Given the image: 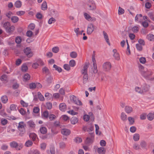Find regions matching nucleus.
<instances>
[{
	"label": "nucleus",
	"instance_id": "obj_15",
	"mask_svg": "<svg viewBox=\"0 0 154 154\" xmlns=\"http://www.w3.org/2000/svg\"><path fill=\"white\" fill-rule=\"evenodd\" d=\"M103 35L104 38L106 41L107 44L109 45H110V44L109 42V38L108 35L107 33L104 31H103Z\"/></svg>",
	"mask_w": 154,
	"mask_h": 154
},
{
	"label": "nucleus",
	"instance_id": "obj_36",
	"mask_svg": "<svg viewBox=\"0 0 154 154\" xmlns=\"http://www.w3.org/2000/svg\"><path fill=\"white\" fill-rule=\"evenodd\" d=\"M53 67L55 68V70L59 72H60L62 71L61 68L60 67L57 66V65L54 64V65Z\"/></svg>",
	"mask_w": 154,
	"mask_h": 154
},
{
	"label": "nucleus",
	"instance_id": "obj_64",
	"mask_svg": "<svg viewBox=\"0 0 154 154\" xmlns=\"http://www.w3.org/2000/svg\"><path fill=\"white\" fill-rule=\"evenodd\" d=\"M46 107L48 109H51L52 107V103H46Z\"/></svg>",
	"mask_w": 154,
	"mask_h": 154
},
{
	"label": "nucleus",
	"instance_id": "obj_40",
	"mask_svg": "<svg viewBox=\"0 0 154 154\" xmlns=\"http://www.w3.org/2000/svg\"><path fill=\"white\" fill-rule=\"evenodd\" d=\"M0 80L3 81H5L7 79V76L6 75L3 74L2 75L0 78Z\"/></svg>",
	"mask_w": 154,
	"mask_h": 154
},
{
	"label": "nucleus",
	"instance_id": "obj_46",
	"mask_svg": "<svg viewBox=\"0 0 154 154\" xmlns=\"http://www.w3.org/2000/svg\"><path fill=\"white\" fill-rule=\"evenodd\" d=\"M135 91L139 93L142 94L143 93V91L142 89H141L139 87H136L135 88Z\"/></svg>",
	"mask_w": 154,
	"mask_h": 154
},
{
	"label": "nucleus",
	"instance_id": "obj_8",
	"mask_svg": "<svg viewBox=\"0 0 154 154\" xmlns=\"http://www.w3.org/2000/svg\"><path fill=\"white\" fill-rule=\"evenodd\" d=\"M94 29V26L92 23L89 24L88 26L87 33L88 35L91 34Z\"/></svg>",
	"mask_w": 154,
	"mask_h": 154
},
{
	"label": "nucleus",
	"instance_id": "obj_10",
	"mask_svg": "<svg viewBox=\"0 0 154 154\" xmlns=\"http://www.w3.org/2000/svg\"><path fill=\"white\" fill-rule=\"evenodd\" d=\"M84 16L85 18L89 21H92L95 20V18L91 17L89 15L86 13L84 14Z\"/></svg>",
	"mask_w": 154,
	"mask_h": 154
},
{
	"label": "nucleus",
	"instance_id": "obj_58",
	"mask_svg": "<svg viewBox=\"0 0 154 154\" xmlns=\"http://www.w3.org/2000/svg\"><path fill=\"white\" fill-rule=\"evenodd\" d=\"M48 117H49V119L52 121L54 120L55 119L56 117L54 115L51 114L49 115Z\"/></svg>",
	"mask_w": 154,
	"mask_h": 154
},
{
	"label": "nucleus",
	"instance_id": "obj_49",
	"mask_svg": "<svg viewBox=\"0 0 154 154\" xmlns=\"http://www.w3.org/2000/svg\"><path fill=\"white\" fill-rule=\"evenodd\" d=\"M128 119L130 125H132L134 122V119L133 118L131 117H129L128 118Z\"/></svg>",
	"mask_w": 154,
	"mask_h": 154
},
{
	"label": "nucleus",
	"instance_id": "obj_13",
	"mask_svg": "<svg viewBox=\"0 0 154 154\" xmlns=\"http://www.w3.org/2000/svg\"><path fill=\"white\" fill-rule=\"evenodd\" d=\"M149 86L146 84H143L142 86L143 93L148 91L149 89Z\"/></svg>",
	"mask_w": 154,
	"mask_h": 154
},
{
	"label": "nucleus",
	"instance_id": "obj_61",
	"mask_svg": "<svg viewBox=\"0 0 154 154\" xmlns=\"http://www.w3.org/2000/svg\"><path fill=\"white\" fill-rule=\"evenodd\" d=\"M124 10L122 8L119 7L118 10V14H122L124 13Z\"/></svg>",
	"mask_w": 154,
	"mask_h": 154
},
{
	"label": "nucleus",
	"instance_id": "obj_29",
	"mask_svg": "<svg viewBox=\"0 0 154 154\" xmlns=\"http://www.w3.org/2000/svg\"><path fill=\"white\" fill-rule=\"evenodd\" d=\"M10 26V23L9 22H6L4 24L3 26L5 29L6 31L7 30Z\"/></svg>",
	"mask_w": 154,
	"mask_h": 154
},
{
	"label": "nucleus",
	"instance_id": "obj_59",
	"mask_svg": "<svg viewBox=\"0 0 154 154\" xmlns=\"http://www.w3.org/2000/svg\"><path fill=\"white\" fill-rule=\"evenodd\" d=\"M74 141L77 143H81L82 141V139L79 137H77L74 140Z\"/></svg>",
	"mask_w": 154,
	"mask_h": 154
},
{
	"label": "nucleus",
	"instance_id": "obj_19",
	"mask_svg": "<svg viewBox=\"0 0 154 154\" xmlns=\"http://www.w3.org/2000/svg\"><path fill=\"white\" fill-rule=\"evenodd\" d=\"M97 151L98 152L99 154H104L106 152L105 149L102 147L98 148Z\"/></svg>",
	"mask_w": 154,
	"mask_h": 154
},
{
	"label": "nucleus",
	"instance_id": "obj_5",
	"mask_svg": "<svg viewBox=\"0 0 154 154\" xmlns=\"http://www.w3.org/2000/svg\"><path fill=\"white\" fill-rule=\"evenodd\" d=\"M94 140V135L93 134H91L90 136H88L85 141V143L89 145L92 143Z\"/></svg>",
	"mask_w": 154,
	"mask_h": 154
},
{
	"label": "nucleus",
	"instance_id": "obj_42",
	"mask_svg": "<svg viewBox=\"0 0 154 154\" xmlns=\"http://www.w3.org/2000/svg\"><path fill=\"white\" fill-rule=\"evenodd\" d=\"M69 65L70 66L73 67L75 65V60H72L69 62Z\"/></svg>",
	"mask_w": 154,
	"mask_h": 154
},
{
	"label": "nucleus",
	"instance_id": "obj_6",
	"mask_svg": "<svg viewBox=\"0 0 154 154\" xmlns=\"http://www.w3.org/2000/svg\"><path fill=\"white\" fill-rule=\"evenodd\" d=\"M24 52L27 57H30L33 55V53L31 51V49L29 47H27L23 50Z\"/></svg>",
	"mask_w": 154,
	"mask_h": 154
},
{
	"label": "nucleus",
	"instance_id": "obj_52",
	"mask_svg": "<svg viewBox=\"0 0 154 154\" xmlns=\"http://www.w3.org/2000/svg\"><path fill=\"white\" fill-rule=\"evenodd\" d=\"M59 50V49L58 47H53L52 48V51L55 53H57Z\"/></svg>",
	"mask_w": 154,
	"mask_h": 154
},
{
	"label": "nucleus",
	"instance_id": "obj_45",
	"mask_svg": "<svg viewBox=\"0 0 154 154\" xmlns=\"http://www.w3.org/2000/svg\"><path fill=\"white\" fill-rule=\"evenodd\" d=\"M66 146V143L63 142H61L59 143L60 148L61 149H64L65 148Z\"/></svg>",
	"mask_w": 154,
	"mask_h": 154
},
{
	"label": "nucleus",
	"instance_id": "obj_55",
	"mask_svg": "<svg viewBox=\"0 0 154 154\" xmlns=\"http://www.w3.org/2000/svg\"><path fill=\"white\" fill-rule=\"evenodd\" d=\"M139 61L141 63L144 64L146 62V58L144 57H141L139 59Z\"/></svg>",
	"mask_w": 154,
	"mask_h": 154
},
{
	"label": "nucleus",
	"instance_id": "obj_23",
	"mask_svg": "<svg viewBox=\"0 0 154 154\" xmlns=\"http://www.w3.org/2000/svg\"><path fill=\"white\" fill-rule=\"evenodd\" d=\"M23 78L24 81H27L29 80L30 76L29 74L26 73L24 75Z\"/></svg>",
	"mask_w": 154,
	"mask_h": 154
},
{
	"label": "nucleus",
	"instance_id": "obj_37",
	"mask_svg": "<svg viewBox=\"0 0 154 154\" xmlns=\"http://www.w3.org/2000/svg\"><path fill=\"white\" fill-rule=\"evenodd\" d=\"M32 141L28 140L26 142L25 146L26 147H30L32 145Z\"/></svg>",
	"mask_w": 154,
	"mask_h": 154
},
{
	"label": "nucleus",
	"instance_id": "obj_60",
	"mask_svg": "<svg viewBox=\"0 0 154 154\" xmlns=\"http://www.w3.org/2000/svg\"><path fill=\"white\" fill-rule=\"evenodd\" d=\"M64 68L66 70L69 71L70 69V66L68 64H65L63 65Z\"/></svg>",
	"mask_w": 154,
	"mask_h": 154
},
{
	"label": "nucleus",
	"instance_id": "obj_25",
	"mask_svg": "<svg viewBox=\"0 0 154 154\" xmlns=\"http://www.w3.org/2000/svg\"><path fill=\"white\" fill-rule=\"evenodd\" d=\"M12 22L14 23H17L19 20V18L16 16H12L11 18Z\"/></svg>",
	"mask_w": 154,
	"mask_h": 154
},
{
	"label": "nucleus",
	"instance_id": "obj_53",
	"mask_svg": "<svg viewBox=\"0 0 154 154\" xmlns=\"http://www.w3.org/2000/svg\"><path fill=\"white\" fill-rule=\"evenodd\" d=\"M136 46L137 49L138 51H142V47L141 45L137 44H136Z\"/></svg>",
	"mask_w": 154,
	"mask_h": 154
},
{
	"label": "nucleus",
	"instance_id": "obj_50",
	"mask_svg": "<svg viewBox=\"0 0 154 154\" xmlns=\"http://www.w3.org/2000/svg\"><path fill=\"white\" fill-rule=\"evenodd\" d=\"M45 97H47V100H50L52 95L49 93H46L45 94Z\"/></svg>",
	"mask_w": 154,
	"mask_h": 154
},
{
	"label": "nucleus",
	"instance_id": "obj_30",
	"mask_svg": "<svg viewBox=\"0 0 154 154\" xmlns=\"http://www.w3.org/2000/svg\"><path fill=\"white\" fill-rule=\"evenodd\" d=\"M47 128L44 127H42L40 128V130L41 133L43 134H44L46 133L47 131Z\"/></svg>",
	"mask_w": 154,
	"mask_h": 154
},
{
	"label": "nucleus",
	"instance_id": "obj_11",
	"mask_svg": "<svg viewBox=\"0 0 154 154\" xmlns=\"http://www.w3.org/2000/svg\"><path fill=\"white\" fill-rule=\"evenodd\" d=\"M59 109L62 111H65L66 109V105L65 103H62L59 106Z\"/></svg>",
	"mask_w": 154,
	"mask_h": 154
},
{
	"label": "nucleus",
	"instance_id": "obj_33",
	"mask_svg": "<svg viewBox=\"0 0 154 154\" xmlns=\"http://www.w3.org/2000/svg\"><path fill=\"white\" fill-rule=\"evenodd\" d=\"M140 138V135L138 134H135L133 137V139L135 141H137Z\"/></svg>",
	"mask_w": 154,
	"mask_h": 154
},
{
	"label": "nucleus",
	"instance_id": "obj_56",
	"mask_svg": "<svg viewBox=\"0 0 154 154\" xmlns=\"http://www.w3.org/2000/svg\"><path fill=\"white\" fill-rule=\"evenodd\" d=\"M56 21V20L53 17L50 18L48 21V23L49 24H51L53 23H54Z\"/></svg>",
	"mask_w": 154,
	"mask_h": 154
},
{
	"label": "nucleus",
	"instance_id": "obj_57",
	"mask_svg": "<svg viewBox=\"0 0 154 154\" xmlns=\"http://www.w3.org/2000/svg\"><path fill=\"white\" fill-rule=\"evenodd\" d=\"M93 71L94 73H96L97 72V64H93Z\"/></svg>",
	"mask_w": 154,
	"mask_h": 154
},
{
	"label": "nucleus",
	"instance_id": "obj_43",
	"mask_svg": "<svg viewBox=\"0 0 154 154\" xmlns=\"http://www.w3.org/2000/svg\"><path fill=\"white\" fill-rule=\"evenodd\" d=\"M28 69V67L26 64H23L21 66V70L23 72H26Z\"/></svg>",
	"mask_w": 154,
	"mask_h": 154
},
{
	"label": "nucleus",
	"instance_id": "obj_14",
	"mask_svg": "<svg viewBox=\"0 0 154 154\" xmlns=\"http://www.w3.org/2000/svg\"><path fill=\"white\" fill-rule=\"evenodd\" d=\"M142 17V15L141 14H137L135 17V21L138 23H141V20L140 18Z\"/></svg>",
	"mask_w": 154,
	"mask_h": 154
},
{
	"label": "nucleus",
	"instance_id": "obj_26",
	"mask_svg": "<svg viewBox=\"0 0 154 154\" xmlns=\"http://www.w3.org/2000/svg\"><path fill=\"white\" fill-rule=\"evenodd\" d=\"M49 113L47 111H45L42 114V117L44 119H46L48 118Z\"/></svg>",
	"mask_w": 154,
	"mask_h": 154
},
{
	"label": "nucleus",
	"instance_id": "obj_31",
	"mask_svg": "<svg viewBox=\"0 0 154 154\" xmlns=\"http://www.w3.org/2000/svg\"><path fill=\"white\" fill-rule=\"evenodd\" d=\"M147 117V119L151 121L152 120L154 119V114L153 113H149L148 114Z\"/></svg>",
	"mask_w": 154,
	"mask_h": 154
},
{
	"label": "nucleus",
	"instance_id": "obj_22",
	"mask_svg": "<svg viewBox=\"0 0 154 154\" xmlns=\"http://www.w3.org/2000/svg\"><path fill=\"white\" fill-rule=\"evenodd\" d=\"M15 29V27L14 26H10L6 32L8 33L11 32H13Z\"/></svg>",
	"mask_w": 154,
	"mask_h": 154
},
{
	"label": "nucleus",
	"instance_id": "obj_24",
	"mask_svg": "<svg viewBox=\"0 0 154 154\" xmlns=\"http://www.w3.org/2000/svg\"><path fill=\"white\" fill-rule=\"evenodd\" d=\"M127 116L125 113L124 112L121 113V118L122 120L123 121H125L127 120Z\"/></svg>",
	"mask_w": 154,
	"mask_h": 154
},
{
	"label": "nucleus",
	"instance_id": "obj_16",
	"mask_svg": "<svg viewBox=\"0 0 154 154\" xmlns=\"http://www.w3.org/2000/svg\"><path fill=\"white\" fill-rule=\"evenodd\" d=\"M125 112L127 113H130L133 111L132 108L129 106H126L125 108Z\"/></svg>",
	"mask_w": 154,
	"mask_h": 154
},
{
	"label": "nucleus",
	"instance_id": "obj_28",
	"mask_svg": "<svg viewBox=\"0 0 154 154\" xmlns=\"http://www.w3.org/2000/svg\"><path fill=\"white\" fill-rule=\"evenodd\" d=\"M37 95L40 100L41 101H44L45 100V98L44 96L40 92H38Z\"/></svg>",
	"mask_w": 154,
	"mask_h": 154
},
{
	"label": "nucleus",
	"instance_id": "obj_32",
	"mask_svg": "<svg viewBox=\"0 0 154 154\" xmlns=\"http://www.w3.org/2000/svg\"><path fill=\"white\" fill-rule=\"evenodd\" d=\"M1 99L2 102L4 103H6L8 100V97L6 96H2Z\"/></svg>",
	"mask_w": 154,
	"mask_h": 154
},
{
	"label": "nucleus",
	"instance_id": "obj_44",
	"mask_svg": "<svg viewBox=\"0 0 154 154\" xmlns=\"http://www.w3.org/2000/svg\"><path fill=\"white\" fill-rule=\"evenodd\" d=\"M13 14V13L12 12L9 11L6 13L5 15L8 18L10 19L11 18V16Z\"/></svg>",
	"mask_w": 154,
	"mask_h": 154
},
{
	"label": "nucleus",
	"instance_id": "obj_12",
	"mask_svg": "<svg viewBox=\"0 0 154 154\" xmlns=\"http://www.w3.org/2000/svg\"><path fill=\"white\" fill-rule=\"evenodd\" d=\"M61 133L67 136L70 134V131L69 129L64 128L61 130Z\"/></svg>",
	"mask_w": 154,
	"mask_h": 154
},
{
	"label": "nucleus",
	"instance_id": "obj_27",
	"mask_svg": "<svg viewBox=\"0 0 154 154\" xmlns=\"http://www.w3.org/2000/svg\"><path fill=\"white\" fill-rule=\"evenodd\" d=\"M51 14L54 17H57L59 15L58 12L55 10H52L51 11Z\"/></svg>",
	"mask_w": 154,
	"mask_h": 154
},
{
	"label": "nucleus",
	"instance_id": "obj_9",
	"mask_svg": "<svg viewBox=\"0 0 154 154\" xmlns=\"http://www.w3.org/2000/svg\"><path fill=\"white\" fill-rule=\"evenodd\" d=\"M25 126V124L23 122H20L18 123V126L17 128L19 130L22 131L24 129Z\"/></svg>",
	"mask_w": 154,
	"mask_h": 154
},
{
	"label": "nucleus",
	"instance_id": "obj_54",
	"mask_svg": "<svg viewBox=\"0 0 154 154\" xmlns=\"http://www.w3.org/2000/svg\"><path fill=\"white\" fill-rule=\"evenodd\" d=\"M10 109L11 111H15L16 110V106L15 104H12L10 106Z\"/></svg>",
	"mask_w": 154,
	"mask_h": 154
},
{
	"label": "nucleus",
	"instance_id": "obj_21",
	"mask_svg": "<svg viewBox=\"0 0 154 154\" xmlns=\"http://www.w3.org/2000/svg\"><path fill=\"white\" fill-rule=\"evenodd\" d=\"M70 121L72 124L75 125L78 122V119L76 117L74 116L71 118Z\"/></svg>",
	"mask_w": 154,
	"mask_h": 154
},
{
	"label": "nucleus",
	"instance_id": "obj_20",
	"mask_svg": "<svg viewBox=\"0 0 154 154\" xmlns=\"http://www.w3.org/2000/svg\"><path fill=\"white\" fill-rule=\"evenodd\" d=\"M15 6L17 8H19L21 7L22 2L20 0L17 1L14 3Z\"/></svg>",
	"mask_w": 154,
	"mask_h": 154
},
{
	"label": "nucleus",
	"instance_id": "obj_2",
	"mask_svg": "<svg viewBox=\"0 0 154 154\" xmlns=\"http://www.w3.org/2000/svg\"><path fill=\"white\" fill-rule=\"evenodd\" d=\"M88 67V64L86 63L84 66L83 69L81 70V73L83 76V82L84 84L86 83L88 79V75L87 74V69Z\"/></svg>",
	"mask_w": 154,
	"mask_h": 154
},
{
	"label": "nucleus",
	"instance_id": "obj_35",
	"mask_svg": "<svg viewBox=\"0 0 154 154\" xmlns=\"http://www.w3.org/2000/svg\"><path fill=\"white\" fill-rule=\"evenodd\" d=\"M1 124L2 125H5L8 123V121L7 119L2 118L1 120Z\"/></svg>",
	"mask_w": 154,
	"mask_h": 154
},
{
	"label": "nucleus",
	"instance_id": "obj_41",
	"mask_svg": "<svg viewBox=\"0 0 154 154\" xmlns=\"http://www.w3.org/2000/svg\"><path fill=\"white\" fill-rule=\"evenodd\" d=\"M139 30V26H134L132 28V31L134 33L137 32Z\"/></svg>",
	"mask_w": 154,
	"mask_h": 154
},
{
	"label": "nucleus",
	"instance_id": "obj_4",
	"mask_svg": "<svg viewBox=\"0 0 154 154\" xmlns=\"http://www.w3.org/2000/svg\"><path fill=\"white\" fill-rule=\"evenodd\" d=\"M10 146L12 148H15L17 150H20L23 147V145L21 143L19 144L15 141H13L10 143Z\"/></svg>",
	"mask_w": 154,
	"mask_h": 154
},
{
	"label": "nucleus",
	"instance_id": "obj_7",
	"mask_svg": "<svg viewBox=\"0 0 154 154\" xmlns=\"http://www.w3.org/2000/svg\"><path fill=\"white\" fill-rule=\"evenodd\" d=\"M103 69L106 71H109L111 68V65L109 62L105 63L103 65Z\"/></svg>",
	"mask_w": 154,
	"mask_h": 154
},
{
	"label": "nucleus",
	"instance_id": "obj_38",
	"mask_svg": "<svg viewBox=\"0 0 154 154\" xmlns=\"http://www.w3.org/2000/svg\"><path fill=\"white\" fill-rule=\"evenodd\" d=\"M28 125L31 127H34L35 126V124L32 121H29L27 122Z\"/></svg>",
	"mask_w": 154,
	"mask_h": 154
},
{
	"label": "nucleus",
	"instance_id": "obj_62",
	"mask_svg": "<svg viewBox=\"0 0 154 154\" xmlns=\"http://www.w3.org/2000/svg\"><path fill=\"white\" fill-rule=\"evenodd\" d=\"M90 119V116L88 115H85L83 116V119L85 121H88Z\"/></svg>",
	"mask_w": 154,
	"mask_h": 154
},
{
	"label": "nucleus",
	"instance_id": "obj_17",
	"mask_svg": "<svg viewBox=\"0 0 154 154\" xmlns=\"http://www.w3.org/2000/svg\"><path fill=\"white\" fill-rule=\"evenodd\" d=\"M41 9L43 11H45L47 9V5L46 1H44L41 7Z\"/></svg>",
	"mask_w": 154,
	"mask_h": 154
},
{
	"label": "nucleus",
	"instance_id": "obj_3",
	"mask_svg": "<svg viewBox=\"0 0 154 154\" xmlns=\"http://www.w3.org/2000/svg\"><path fill=\"white\" fill-rule=\"evenodd\" d=\"M88 9L89 10L94 11L96 9V5L93 0H89L87 4Z\"/></svg>",
	"mask_w": 154,
	"mask_h": 154
},
{
	"label": "nucleus",
	"instance_id": "obj_18",
	"mask_svg": "<svg viewBox=\"0 0 154 154\" xmlns=\"http://www.w3.org/2000/svg\"><path fill=\"white\" fill-rule=\"evenodd\" d=\"M147 39L150 41H154V35L152 34H149L147 35Z\"/></svg>",
	"mask_w": 154,
	"mask_h": 154
},
{
	"label": "nucleus",
	"instance_id": "obj_47",
	"mask_svg": "<svg viewBox=\"0 0 154 154\" xmlns=\"http://www.w3.org/2000/svg\"><path fill=\"white\" fill-rule=\"evenodd\" d=\"M29 137L33 140H35L37 137V135L35 134L32 133L30 134Z\"/></svg>",
	"mask_w": 154,
	"mask_h": 154
},
{
	"label": "nucleus",
	"instance_id": "obj_39",
	"mask_svg": "<svg viewBox=\"0 0 154 154\" xmlns=\"http://www.w3.org/2000/svg\"><path fill=\"white\" fill-rule=\"evenodd\" d=\"M70 56L72 58H75L77 57V54L75 52L72 51L70 53Z\"/></svg>",
	"mask_w": 154,
	"mask_h": 154
},
{
	"label": "nucleus",
	"instance_id": "obj_48",
	"mask_svg": "<svg viewBox=\"0 0 154 154\" xmlns=\"http://www.w3.org/2000/svg\"><path fill=\"white\" fill-rule=\"evenodd\" d=\"M36 62L38 64V66H43L44 65V63L42 60L40 59H38L37 60Z\"/></svg>",
	"mask_w": 154,
	"mask_h": 154
},
{
	"label": "nucleus",
	"instance_id": "obj_34",
	"mask_svg": "<svg viewBox=\"0 0 154 154\" xmlns=\"http://www.w3.org/2000/svg\"><path fill=\"white\" fill-rule=\"evenodd\" d=\"M29 88L31 89H34L36 88L35 83H32L29 84Z\"/></svg>",
	"mask_w": 154,
	"mask_h": 154
},
{
	"label": "nucleus",
	"instance_id": "obj_63",
	"mask_svg": "<svg viewBox=\"0 0 154 154\" xmlns=\"http://www.w3.org/2000/svg\"><path fill=\"white\" fill-rule=\"evenodd\" d=\"M53 79V77L50 76L47 78V81L48 83L50 84L52 83Z\"/></svg>",
	"mask_w": 154,
	"mask_h": 154
},
{
	"label": "nucleus",
	"instance_id": "obj_1",
	"mask_svg": "<svg viewBox=\"0 0 154 154\" xmlns=\"http://www.w3.org/2000/svg\"><path fill=\"white\" fill-rule=\"evenodd\" d=\"M140 68L142 69L141 73L142 75L147 79H149V76L153 74V72L150 70L145 69L142 66H141Z\"/></svg>",
	"mask_w": 154,
	"mask_h": 154
},
{
	"label": "nucleus",
	"instance_id": "obj_51",
	"mask_svg": "<svg viewBox=\"0 0 154 154\" xmlns=\"http://www.w3.org/2000/svg\"><path fill=\"white\" fill-rule=\"evenodd\" d=\"M25 13V11H17L16 12V14L18 16H21L24 14Z\"/></svg>",
	"mask_w": 154,
	"mask_h": 154
}]
</instances>
